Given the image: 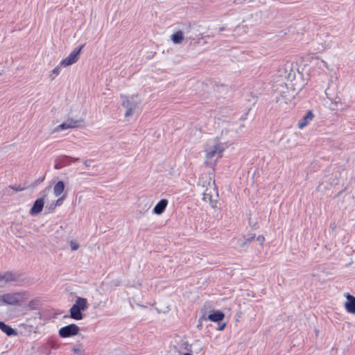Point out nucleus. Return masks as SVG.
I'll list each match as a JSON object with an SVG mask.
<instances>
[{"mask_svg": "<svg viewBox=\"0 0 355 355\" xmlns=\"http://www.w3.org/2000/svg\"><path fill=\"white\" fill-rule=\"evenodd\" d=\"M64 189V184L62 181H58L53 187V193L55 196H59Z\"/></svg>", "mask_w": 355, "mask_h": 355, "instance_id": "nucleus-17", "label": "nucleus"}, {"mask_svg": "<svg viewBox=\"0 0 355 355\" xmlns=\"http://www.w3.org/2000/svg\"><path fill=\"white\" fill-rule=\"evenodd\" d=\"M313 118L314 114L313 112L311 110L307 111L304 116L298 121L297 127L300 129H303L313 121Z\"/></svg>", "mask_w": 355, "mask_h": 355, "instance_id": "nucleus-10", "label": "nucleus"}, {"mask_svg": "<svg viewBox=\"0 0 355 355\" xmlns=\"http://www.w3.org/2000/svg\"><path fill=\"white\" fill-rule=\"evenodd\" d=\"M88 308V303L86 298L78 297L74 304L71 307L70 317L72 319L80 320L83 318L82 311H85Z\"/></svg>", "mask_w": 355, "mask_h": 355, "instance_id": "nucleus-4", "label": "nucleus"}, {"mask_svg": "<svg viewBox=\"0 0 355 355\" xmlns=\"http://www.w3.org/2000/svg\"><path fill=\"white\" fill-rule=\"evenodd\" d=\"M27 291L7 293L2 295V304L12 306H19L28 298Z\"/></svg>", "mask_w": 355, "mask_h": 355, "instance_id": "nucleus-1", "label": "nucleus"}, {"mask_svg": "<svg viewBox=\"0 0 355 355\" xmlns=\"http://www.w3.org/2000/svg\"><path fill=\"white\" fill-rule=\"evenodd\" d=\"M69 244H70L71 250H73V251L77 250L79 248V244L75 241H71Z\"/></svg>", "mask_w": 355, "mask_h": 355, "instance_id": "nucleus-23", "label": "nucleus"}, {"mask_svg": "<svg viewBox=\"0 0 355 355\" xmlns=\"http://www.w3.org/2000/svg\"><path fill=\"white\" fill-rule=\"evenodd\" d=\"M225 318V314L220 311H213L207 317L204 313L199 319L200 322L202 320H211L212 322H220Z\"/></svg>", "mask_w": 355, "mask_h": 355, "instance_id": "nucleus-9", "label": "nucleus"}, {"mask_svg": "<svg viewBox=\"0 0 355 355\" xmlns=\"http://www.w3.org/2000/svg\"><path fill=\"white\" fill-rule=\"evenodd\" d=\"M205 163L207 164V165H209V161L207 159L205 162Z\"/></svg>", "mask_w": 355, "mask_h": 355, "instance_id": "nucleus-34", "label": "nucleus"}, {"mask_svg": "<svg viewBox=\"0 0 355 355\" xmlns=\"http://www.w3.org/2000/svg\"><path fill=\"white\" fill-rule=\"evenodd\" d=\"M189 38L190 40H194L195 39L194 37H193L192 35L189 36Z\"/></svg>", "mask_w": 355, "mask_h": 355, "instance_id": "nucleus-33", "label": "nucleus"}, {"mask_svg": "<svg viewBox=\"0 0 355 355\" xmlns=\"http://www.w3.org/2000/svg\"><path fill=\"white\" fill-rule=\"evenodd\" d=\"M54 208V205H51L50 209H53Z\"/></svg>", "mask_w": 355, "mask_h": 355, "instance_id": "nucleus-35", "label": "nucleus"}, {"mask_svg": "<svg viewBox=\"0 0 355 355\" xmlns=\"http://www.w3.org/2000/svg\"><path fill=\"white\" fill-rule=\"evenodd\" d=\"M64 197L65 196H63L61 198H58L56 200L55 203L54 204V207H55L56 206H60L63 202Z\"/></svg>", "mask_w": 355, "mask_h": 355, "instance_id": "nucleus-24", "label": "nucleus"}, {"mask_svg": "<svg viewBox=\"0 0 355 355\" xmlns=\"http://www.w3.org/2000/svg\"><path fill=\"white\" fill-rule=\"evenodd\" d=\"M79 327L75 324H71L62 327L59 330V336L61 338H68L77 335L79 332Z\"/></svg>", "mask_w": 355, "mask_h": 355, "instance_id": "nucleus-7", "label": "nucleus"}, {"mask_svg": "<svg viewBox=\"0 0 355 355\" xmlns=\"http://www.w3.org/2000/svg\"><path fill=\"white\" fill-rule=\"evenodd\" d=\"M84 46V44L75 48L69 55L60 62V65L63 67H68L76 63L80 57V52Z\"/></svg>", "mask_w": 355, "mask_h": 355, "instance_id": "nucleus-6", "label": "nucleus"}, {"mask_svg": "<svg viewBox=\"0 0 355 355\" xmlns=\"http://www.w3.org/2000/svg\"><path fill=\"white\" fill-rule=\"evenodd\" d=\"M168 205V200L166 199H162L155 206L153 209V212L157 215L162 214L165 209L166 208Z\"/></svg>", "mask_w": 355, "mask_h": 355, "instance_id": "nucleus-14", "label": "nucleus"}, {"mask_svg": "<svg viewBox=\"0 0 355 355\" xmlns=\"http://www.w3.org/2000/svg\"><path fill=\"white\" fill-rule=\"evenodd\" d=\"M227 142L222 141L218 137L209 139L205 146L206 155H214L215 154H221L227 148Z\"/></svg>", "mask_w": 355, "mask_h": 355, "instance_id": "nucleus-2", "label": "nucleus"}, {"mask_svg": "<svg viewBox=\"0 0 355 355\" xmlns=\"http://www.w3.org/2000/svg\"><path fill=\"white\" fill-rule=\"evenodd\" d=\"M0 329L8 336H15L17 334V332L14 329L3 322H0Z\"/></svg>", "mask_w": 355, "mask_h": 355, "instance_id": "nucleus-15", "label": "nucleus"}, {"mask_svg": "<svg viewBox=\"0 0 355 355\" xmlns=\"http://www.w3.org/2000/svg\"><path fill=\"white\" fill-rule=\"evenodd\" d=\"M225 326H226V323L225 322H224L223 324L218 323V326L217 329L219 330V331H222V330H223L225 329Z\"/></svg>", "mask_w": 355, "mask_h": 355, "instance_id": "nucleus-26", "label": "nucleus"}, {"mask_svg": "<svg viewBox=\"0 0 355 355\" xmlns=\"http://www.w3.org/2000/svg\"><path fill=\"white\" fill-rule=\"evenodd\" d=\"M193 27L194 24H191V23L185 24L182 27V31L183 32V34H189L191 32V31L193 28Z\"/></svg>", "mask_w": 355, "mask_h": 355, "instance_id": "nucleus-20", "label": "nucleus"}, {"mask_svg": "<svg viewBox=\"0 0 355 355\" xmlns=\"http://www.w3.org/2000/svg\"><path fill=\"white\" fill-rule=\"evenodd\" d=\"M28 308L30 310L37 309V300H33L30 301L28 304Z\"/></svg>", "mask_w": 355, "mask_h": 355, "instance_id": "nucleus-21", "label": "nucleus"}, {"mask_svg": "<svg viewBox=\"0 0 355 355\" xmlns=\"http://www.w3.org/2000/svg\"><path fill=\"white\" fill-rule=\"evenodd\" d=\"M254 236H251L245 239V242L242 244V246L247 244L248 243L251 242L254 239Z\"/></svg>", "mask_w": 355, "mask_h": 355, "instance_id": "nucleus-27", "label": "nucleus"}, {"mask_svg": "<svg viewBox=\"0 0 355 355\" xmlns=\"http://www.w3.org/2000/svg\"><path fill=\"white\" fill-rule=\"evenodd\" d=\"M61 65H60V63L59 64V65H58L56 67H55L53 70H52V75H54V76L53 77V78H54L55 76H58L60 73V70H61Z\"/></svg>", "mask_w": 355, "mask_h": 355, "instance_id": "nucleus-22", "label": "nucleus"}, {"mask_svg": "<svg viewBox=\"0 0 355 355\" xmlns=\"http://www.w3.org/2000/svg\"><path fill=\"white\" fill-rule=\"evenodd\" d=\"M82 123L83 120H75L73 119H68L67 121H64L60 125H58L55 130L57 131H61L67 130L68 128H77L79 127Z\"/></svg>", "mask_w": 355, "mask_h": 355, "instance_id": "nucleus-8", "label": "nucleus"}, {"mask_svg": "<svg viewBox=\"0 0 355 355\" xmlns=\"http://www.w3.org/2000/svg\"><path fill=\"white\" fill-rule=\"evenodd\" d=\"M184 344L187 345V347H185V349H186L187 350H190V349L188 348L189 345L187 344V343H185Z\"/></svg>", "mask_w": 355, "mask_h": 355, "instance_id": "nucleus-31", "label": "nucleus"}, {"mask_svg": "<svg viewBox=\"0 0 355 355\" xmlns=\"http://www.w3.org/2000/svg\"><path fill=\"white\" fill-rule=\"evenodd\" d=\"M171 39L174 44H180L184 40L183 32L178 31L171 35Z\"/></svg>", "mask_w": 355, "mask_h": 355, "instance_id": "nucleus-16", "label": "nucleus"}, {"mask_svg": "<svg viewBox=\"0 0 355 355\" xmlns=\"http://www.w3.org/2000/svg\"><path fill=\"white\" fill-rule=\"evenodd\" d=\"M69 164V161L65 159L60 160V161H56L55 164V168H56V169L62 168V167L67 166Z\"/></svg>", "mask_w": 355, "mask_h": 355, "instance_id": "nucleus-19", "label": "nucleus"}, {"mask_svg": "<svg viewBox=\"0 0 355 355\" xmlns=\"http://www.w3.org/2000/svg\"><path fill=\"white\" fill-rule=\"evenodd\" d=\"M347 301L345 303V307L347 312L355 314V297L347 293L345 294Z\"/></svg>", "mask_w": 355, "mask_h": 355, "instance_id": "nucleus-12", "label": "nucleus"}, {"mask_svg": "<svg viewBox=\"0 0 355 355\" xmlns=\"http://www.w3.org/2000/svg\"><path fill=\"white\" fill-rule=\"evenodd\" d=\"M93 160L92 159H86L82 162L81 166L78 167L79 169H89L93 165Z\"/></svg>", "mask_w": 355, "mask_h": 355, "instance_id": "nucleus-18", "label": "nucleus"}, {"mask_svg": "<svg viewBox=\"0 0 355 355\" xmlns=\"http://www.w3.org/2000/svg\"><path fill=\"white\" fill-rule=\"evenodd\" d=\"M214 191L215 189L213 186L206 189V190L203 192L202 197L203 201L209 202L212 207H215L216 206V201L212 199V193Z\"/></svg>", "mask_w": 355, "mask_h": 355, "instance_id": "nucleus-11", "label": "nucleus"}, {"mask_svg": "<svg viewBox=\"0 0 355 355\" xmlns=\"http://www.w3.org/2000/svg\"><path fill=\"white\" fill-rule=\"evenodd\" d=\"M78 161H79V159H78V158H73V159H72V160H71V162L75 163V162H78Z\"/></svg>", "mask_w": 355, "mask_h": 355, "instance_id": "nucleus-30", "label": "nucleus"}, {"mask_svg": "<svg viewBox=\"0 0 355 355\" xmlns=\"http://www.w3.org/2000/svg\"><path fill=\"white\" fill-rule=\"evenodd\" d=\"M24 280L21 276L15 272L7 271L0 273V286H4L8 284H14L15 286H21Z\"/></svg>", "mask_w": 355, "mask_h": 355, "instance_id": "nucleus-5", "label": "nucleus"}, {"mask_svg": "<svg viewBox=\"0 0 355 355\" xmlns=\"http://www.w3.org/2000/svg\"><path fill=\"white\" fill-rule=\"evenodd\" d=\"M121 98L123 99L122 106L126 109L124 114L126 118L132 116L141 103L138 94L121 96Z\"/></svg>", "mask_w": 355, "mask_h": 355, "instance_id": "nucleus-3", "label": "nucleus"}, {"mask_svg": "<svg viewBox=\"0 0 355 355\" xmlns=\"http://www.w3.org/2000/svg\"><path fill=\"white\" fill-rule=\"evenodd\" d=\"M72 350L77 354L80 352V349L79 348L73 347Z\"/></svg>", "mask_w": 355, "mask_h": 355, "instance_id": "nucleus-29", "label": "nucleus"}, {"mask_svg": "<svg viewBox=\"0 0 355 355\" xmlns=\"http://www.w3.org/2000/svg\"><path fill=\"white\" fill-rule=\"evenodd\" d=\"M257 240L258 241H259L261 243V244L262 245L265 241V238L263 236H259L257 238Z\"/></svg>", "mask_w": 355, "mask_h": 355, "instance_id": "nucleus-28", "label": "nucleus"}, {"mask_svg": "<svg viewBox=\"0 0 355 355\" xmlns=\"http://www.w3.org/2000/svg\"><path fill=\"white\" fill-rule=\"evenodd\" d=\"M12 189L16 191H23L24 189V188L23 187H21V185H18V186H10V187Z\"/></svg>", "mask_w": 355, "mask_h": 355, "instance_id": "nucleus-25", "label": "nucleus"}, {"mask_svg": "<svg viewBox=\"0 0 355 355\" xmlns=\"http://www.w3.org/2000/svg\"><path fill=\"white\" fill-rule=\"evenodd\" d=\"M44 201L42 198L37 199L30 210V214L35 216L40 213L44 207Z\"/></svg>", "mask_w": 355, "mask_h": 355, "instance_id": "nucleus-13", "label": "nucleus"}, {"mask_svg": "<svg viewBox=\"0 0 355 355\" xmlns=\"http://www.w3.org/2000/svg\"><path fill=\"white\" fill-rule=\"evenodd\" d=\"M2 304V295H0V304Z\"/></svg>", "mask_w": 355, "mask_h": 355, "instance_id": "nucleus-32", "label": "nucleus"}]
</instances>
